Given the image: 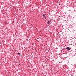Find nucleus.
<instances>
[{
	"label": "nucleus",
	"instance_id": "6e6552de",
	"mask_svg": "<svg viewBox=\"0 0 76 76\" xmlns=\"http://www.w3.org/2000/svg\"><path fill=\"white\" fill-rule=\"evenodd\" d=\"M29 56L28 55L27 56V57H29Z\"/></svg>",
	"mask_w": 76,
	"mask_h": 76
},
{
	"label": "nucleus",
	"instance_id": "f257e3e1",
	"mask_svg": "<svg viewBox=\"0 0 76 76\" xmlns=\"http://www.w3.org/2000/svg\"><path fill=\"white\" fill-rule=\"evenodd\" d=\"M71 48H70L69 47H67L66 48V50H67L68 51H69V50H70Z\"/></svg>",
	"mask_w": 76,
	"mask_h": 76
},
{
	"label": "nucleus",
	"instance_id": "f03ea898",
	"mask_svg": "<svg viewBox=\"0 0 76 76\" xmlns=\"http://www.w3.org/2000/svg\"><path fill=\"white\" fill-rule=\"evenodd\" d=\"M50 23V20H48V22L47 23V24H49V23Z\"/></svg>",
	"mask_w": 76,
	"mask_h": 76
},
{
	"label": "nucleus",
	"instance_id": "20e7f679",
	"mask_svg": "<svg viewBox=\"0 0 76 76\" xmlns=\"http://www.w3.org/2000/svg\"><path fill=\"white\" fill-rule=\"evenodd\" d=\"M44 17L45 19H46V17H45H45Z\"/></svg>",
	"mask_w": 76,
	"mask_h": 76
},
{
	"label": "nucleus",
	"instance_id": "7ed1b4c3",
	"mask_svg": "<svg viewBox=\"0 0 76 76\" xmlns=\"http://www.w3.org/2000/svg\"><path fill=\"white\" fill-rule=\"evenodd\" d=\"M45 15H46V14H43V17H44L45 16Z\"/></svg>",
	"mask_w": 76,
	"mask_h": 76
},
{
	"label": "nucleus",
	"instance_id": "1a4fd4ad",
	"mask_svg": "<svg viewBox=\"0 0 76 76\" xmlns=\"http://www.w3.org/2000/svg\"><path fill=\"white\" fill-rule=\"evenodd\" d=\"M31 25H32V24H31Z\"/></svg>",
	"mask_w": 76,
	"mask_h": 76
},
{
	"label": "nucleus",
	"instance_id": "39448f33",
	"mask_svg": "<svg viewBox=\"0 0 76 76\" xmlns=\"http://www.w3.org/2000/svg\"><path fill=\"white\" fill-rule=\"evenodd\" d=\"M44 17L45 19H46V17H45H45Z\"/></svg>",
	"mask_w": 76,
	"mask_h": 76
},
{
	"label": "nucleus",
	"instance_id": "0eeeda50",
	"mask_svg": "<svg viewBox=\"0 0 76 76\" xmlns=\"http://www.w3.org/2000/svg\"><path fill=\"white\" fill-rule=\"evenodd\" d=\"M18 55H20V53H18Z\"/></svg>",
	"mask_w": 76,
	"mask_h": 76
},
{
	"label": "nucleus",
	"instance_id": "423d86ee",
	"mask_svg": "<svg viewBox=\"0 0 76 76\" xmlns=\"http://www.w3.org/2000/svg\"><path fill=\"white\" fill-rule=\"evenodd\" d=\"M44 17L45 19H46V17H45H45Z\"/></svg>",
	"mask_w": 76,
	"mask_h": 76
}]
</instances>
